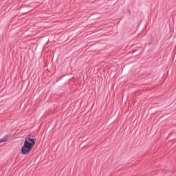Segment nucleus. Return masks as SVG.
<instances>
[{"label": "nucleus", "mask_w": 176, "mask_h": 176, "mask_svg": "<svg viewBox=\"0 0 176 176\" xmlns=\"http://www.w3.org/2000/svg\"><path fill=\"white\" fill-rule=\"evenodd\" d=\"M34 145H35V139L31 136L26 137L21 147L22 155H28L34 148Z\"/></svg>", "instance_id": "f257e3e1"}, {"label": "nucleus", "mask_w": 176, "mask_h": 176, "mask_svg": "<svg viewBox=\"0 0 176 176\" xmlns=\"http://www.w3.org/2000/svg\"><path fill=\"white\" fill-rule=\"evenodd\" d=\"M8 138H3L1 139H0V144L2 142H5L6 141H7Z\"/></svg>", "instance_id": "f03ea898"}]
</instances>
